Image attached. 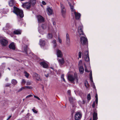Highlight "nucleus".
I'll use <instances>...</instances> for the list:
<instances>
[{
    "instance_id": "obj_1",
    "label": "nucleus",
    "mask_w": 120,
    "mask_h": 120,
    "mask_svg": "<svg viewBox=\"0 0 120 120\" xmlns=\"http://www.w3.org/2000/svg\"><path fill=\"white\" fill-rule=\"evenodd\" d=\"M13 12L17 15L18 18H22L24 16L23 11L16 7L14 6Z\"/></svg>"
},
{
    "instance_id": "obj_2",
    "label": "nucleus",
    "mask_w": 120,
    "mask_h": 120,
    "mask_svg": "<svg viewBox=\"0 0 120 120\" xmlns=\"http://www.w3.org/2000/svg\"><path fill=\"white\" fill-rule=\"evenodd\" d=\"M67 76L68 80L72 82L75 81L77 82H78V79L76 74H75L74 75L71 74H67Z\"/></svg>"
},
{
    "instance_id": "obj_3",
    "label": "nucleus",
    "mask_w": 120,
    "mask_h": 120,
    "mask_svg": "<svg viewBox=\"0 0 120 120\" xmlns=\"http://www.w3.org/2000/svg\"><path fill=\"white\" fill-rule=\"evenodd\" d=\"M68 4L70 7L71 11V13L72 14H74L75 16L76 19H79L80 18L81 14L80 13L76 12L75 11V10L74 9V6H71L70 3L68 2Z\"/></svg>"
},
{
    "instance_id": "obj_4",
    "label": "nucleus",
    "mask_w": 120,
    "mask_h": 120,
    "mask_svg": "<svg viewBox=\"0 0 120 120\" xmlns=\"http://www.w3.org/2000/svg\"><path fill=\"white\" fill-rule=\"evenodd\" d=\"M39 44L41 47H43L44 49L48 48L49 45L48 42H46L44 39H41L40 40Z\"/></svg>"
},
{
    "instance_id": "obj_5",
    "label": "nucleus",
    "mask_w": 120,
    "mask_h": 120,
    "mask_svg": "<svg viewBox=\"0 0 120 120\" xmlns=\"http://www.w3.org/2000/svg\"><path fill=\"white\" fill-rule=\"evenodd\" d=\"M60 6L61 8V12L62 16L64 18H65L66 16V10L63 5L60 4Z\"/></svg>"
},
{
    "instance_id": "obj_6",
    "label": "nucleus",
    "mask_w": 120,
    "mask_h": 120,
    "mask_svg": "<svg viewBox=\"0 0 120 120\" xmlns=\"http://www.w3.org/2000/svg\"><path fill=\"white\" fill-rule=\"evenodd\" d=\"M10 27V26L9 24L8 23H7L6 24V26L3 28V30L5 32H6V31H5V30H7ZM6 32L7 34L9 35L11 37H13L14 35L12 32H10V31H7Z\"/></svg>"
},
{
    "instance_id": "obj_7",
    "label": "nucleus",
    "mask_w": 120,
    "mask_h": 120,
    "mask_svg": "<svg viewBox=\"0 0 120 120\" xmlns=\"http://www.w3.org/2000/svg\"><path fill=\"white\" fill-rule=\"evenodd\" d=\"M82 57L85 58V60L86 61L88 62L90 61V58L88 55V51L85 52L83 54Z\"/></svg>"
},
{
    "instance_id": "obj_8",
    "label": "nucleus",
    "mask_w": 120,
    "mask_h": 120,
    "mask_svg": "<svg viewBox=\"0 0 120 120\" xmlns=\"http://www.w3.org/2000/svg\"><path fill=\"white\" fill-rule=\"evenodd\" d=\"M83 26L82 25H81L79 26L78 28V33H79L80 36L82 35H84L82 31Z\"/></svg>"
},
{
    "instance_id": "obj_9",
    "label": "nucleus",
    "mask_w": 120,
    "mask_h": 120,
    "mask_svg": "<svg viewBox=\"0 0 120 120\" xmlns=\"http://www.w3.org/2000/svg\"><path fill=\"white\" fill-rule=\"evenodd\" d=\"M0 42L2 45L3 46H5L8 45V42L6 39H2L0 40Z\"/></svg>"
},
{
    "instance_id": "obj_10",
    "label": "nucleus",
    "mask_w": 120,
    "mask_h": 120,
    "mask_svg": "<svg viewBox=\"0 0 120 120\" xmlns=\"http://www.w3.org/2000/svg\"><path fill=\"white\" fill-rule=\"evenodd\" d=\"M82 115L80 112H77L75 115V120H79L82 117Z\"/></svg>"
},
{
    "instance_id": "obj_11",
    "label": "nucleus",
    "mask_w": 120,
    "mask_h": 120,
    "mask_svg": "<svg viewBox=\"0 0 120 120\" xmlns=\"http://www.w3.org/2000/svg\"><path fill=\"white\" fill-rule=\"evenodd\" d=\"M31 4L30 3L26 2L22 4V6L24 8H26L27 9H29L30 8Z\"/></svg>"
},
{
    "instance_id": "obj_12",
    "label": "nucleus",
    "mask_w": 120,
    "mask_h": 120,
    "mask_svg": "<svg viewBox=\"0 0 120 120\" xmlns=\"http://www.w3.org/2000/svg\"><path fill=\"white\" fill-rule=\"evenodd\" d=\"M33 77L34 79L38 81L41 80V79L40 78V76L36 73H34L33 75Z\"/></svg>"
},
{
    "instance_id": "obj_13",
    "label": "nucleus",
    "mask_w": 120,
    "mask_h": 120,
    "mask_svg": "<svg viewBox=\"0 0 120 120\" xmlns=\"http://www.w3.org/2000/svg\"><path fill=\"white\" fill-rule=\"evenodd\" d=\"M45 26V25H42L41 27L42 28V29H40V27H39L38 28V31L39 33L40 34H43L45 33L44 32L43 30V29H45L44 27Z\"/></svg>"
},
{
    "instance_id": "obj_14",
    "label": "nucleus",
    "mask_w": 120,
    "mask_h": 120,
    "mask_svg": "<svg viewBox=\"0 0 120 120\" xmlns=\"http://www.w3.org/2000/svg\"><path fill=\"white\" fill-rule=\"evenodd\" d=\"M37 18L39 23L43 22L44 21V18L40 15H38L37 17Z\"/></svg>"
},
{
    "instance_id": "obj_15",
    "label": "nucleus",
    "mask_w": 120,
    "mask_h": 120,
    "mask_svg": "<svg viewBox=\"0 0 120 120\" xmlns=\"http://www.w3.org/2000/svg\"><path fill=\"white\" fill-rule=\"evenodd\" d=\"M87 39L84 37H82L81 38L80 41L82 44H86L87 41Z\"/></svg>"
},
{
    "instance_id": "obj_16",
    "label": "nucleus",
    "mask_w": 120,
    "mask_h": 120,
    "mask_svg": "<svg viewBox=\"0 0 120 120\" xmlns=\"http://www.w3.org/2000/svg\"><path fill=\"white\" fill-rule=\"evenodd\" d=\"M27 46L23 44L22 45V50L23 52H24L25 54H27Z\"/></svg>"
},
{
    "instance_id": "obj_17",
    "label": "nucleus",
    "mask_w": 120,
    "mask_h": 120,
    "mask_svg": "<svg viewBox=\"0 0 120 120\" xmlns=\"http://www.w3.org/2000/svg\"><path fill=\"white\" fill-rule=\"evenodd\" d=\"M66 40L67 45H69L70 42V40L69 35L68 33L66 35Z\"/></svg>"
},
{
    "instance_id": "obj_18",
    "label": "nucleus",
    "mask_w": 120,
    "mask_h": 120,
    "mask_svg": "<svg viewBox=\"0 0 120 120\" xmlns=\"http://www.w3.org/2000/svg\"><path fill=\"white\" fill-rule=\"evenodd\" d=\"M90 81L93 83L92 85L93 88L95 89L96 88V87L94 85V83L93 82L92 77V72H91V71L90 72Z\"/></svg>"
},
{
    "instance_id": "obj_19",
    "label": "nucleus",
    "mask_w": 120,
    "mask_h": 120,
    "mask_svg": "<svg viewBox=\"0 0 120 120\" xmlns=\"http://www.w3.org/2000/svg\"><path fill=\"white\" fill-rule=\"evenodd\" d=\"M9 47L13 50H14L15 49V46L14 42H12L9 45Z\"/></svg>"
},
{
    "instance_id": "obj_20",
    "label": "nucleus",
    "mask_w": 120,
    "mask_h": 120,
    "mask_svg": "<svg viewBox=\"0 0 120 120\" xmlns=\"http://www.w3.org/2000/svg\"><path fill=\"white\" fill-rule=\"evenodd\" d=\"M56 54L57 56L59 57H61L62 56V54L61 51L59 49L56 50Z\"/></svg>"
},
{
    "instance_id": "obj_21",
    "label": "nucleus",
    "mask_w": 120,
    "mask_h": 120,
    "mask_svg": "<svg viewBox=\"0 0 120 120\" xmlns=\"http://www.w3.org/2000/svg\"><path fill=\"white\" fill-rule=\"evenodd\" d=\"M98 119L97 111L96 109L94 112L93 114V120H96Z\"/></svg>"
},
{
    "instance_id": "obj_22",
    "label": "nucleus",
    "mask_w": 120,
    "mask_h": 120,
    "mask_svg": "<svg viewBox=\"0 0 120 120\" xmlns=\"http://www.w3.org/2000/svg\"><path fill=\"white\" fill-rule=\"evenodd\" d=\"M47 12L48 15H50L52 14L53 10L50 8L48 7L47 8Z\"/></svg>"
},
{
    "instance_id": "obj_23",
    "label": "nucleus",
    "mask_w": 120,
    "mask_h": 120,
    "mask_svg": "<svg viewBox=\"0 0 120 120\" xmlns=\"http://www.w3.org/2000/svg\"><path fill=\"white\" fill-rule=\"evenodd\" d=\"M15 0H10L9 2V4L10 7L13 6L15 5Z\"/></svg>"
},
{
    "instance_id": "obj_24",
    "label": "nucleus",
    "mask_w": 120,
    "mask_h": 120,
    "mask_svg": "<svg viewBox=\"0 0 120 120\" xmlns=\"http://www.w3.org/2000/svg\"><path fill=\"white\" fill-rule=\"evenodd\" d=\"M40 65L42 66L44 68H47L48 67V64L45 62H42L40 63Z\"/></svg>"
},
{
    "instance_id": "obj_25",
    "label": "nucleus",
    "mask_w": 120,
    "mask_h": 120,
    "mask_svg": "<svg viewBox=\"0 0 120 120\" xmlns=\"http://www.w3.org/2000/svg\"><path fill=\"white\" fill-rule=\"evenodd\" d=\"M21 33V31L20 30H15L13 32L14 34H20Z\"/></svg>"
},
{
    "instance_id": "obj_26",
    "label": "nucleus",
    "mask_w": 120,
    "mask_h": 120,
    "mask_svg": "<svg viewBox=\"0 0 120 120\" xmlns=\"http://www.w3.org/2000/svg\"><path fill=\"white\" fill-rule=\"evenodd\" d=\"M57 60L59 64H63L64 62V59L63 58H61L60 59L58 58Z\"/></svg>"
},
{
    "instance_id": "obj_27",
    "label": "nucleus",
    "mask_w": 120,
    "mask_h": 120,
    "mask_svg": "<svg viewBox=\"0 0 120 120\" xmlns=\"http://www.w3.org/2000/svg\"><path fill=\"white\" fill-rule=\"evenodd\" d=\"M79 70L80 73L81 74H82L84 72V69L83 66H80L79 67Z\"/></svg>"
},
{
    "instance_id": "obj_28",
    "label": "nucleus",
    "mask_w": 120,
    "mask_h": 120,
    "mask_svg": "<svg viewBox=\"0 0 120 120\" xmlns=\"http://www.w3.org/2000/svg\"><path fill=\"white\" fill-rule=\"evenodd\" d=\"M69 100L71 103H72L75 101V99L74 98L70 97L69 98Z\"/></svg>"
},
{
    "instance_id": "obj_29",
    "label": "nucleus",
    "mask_w": 120,
    "mask_h": 120,
    "mask_svg": "<svg viewBox=\"0 0 120 120\" xmlns=\"http://www.w3.org/2000/svg\"><path fill=\"white\" fill-rule=\"evenodd\" d=\"M36 2V0H30V2L31 5H34L35 4Z\"/></svg>"
},
{
    "instance_id": "obj_30",
    "label": "nucleus",
    "mask_w": 120,
    "mask_h": 120,
    "mask_svg": "<svg viewBox=\"0 0 120 120\" xmlns=\"http://www.w3.org/2000/svg\"><path fill=\"white\" fill-rule=\"evenodd\" d=\"M17 83V82L16 80L15 79H13L11 80V83L13 85H16Z\"/></svg>"
},
{
    "instance_id": "obj_31",
    "label": "nucleus",
    "mask_w": 120,
    "mask_h": 120,
    "mask_svg": "<svg viewBox=\"0 0 120 120\" xmlns=\"http://www.w3.org/2000/svg\"><path fill=\"white\" fill-rule=\"evenodd\" d=\"M52 43L53 44L54 48H56L57 46V43L55 40H53L52 41Z\"/></svg>"
},
{
    "instance_id": "obj_32",
    "label": "nucleus",
    "mask_w": 120,
    "mask_h": 120,
    "mask_svg": "<svg viewBox=\"0 0 120 120\" xmlns=\"http://www.w3.org/2000/svg\"><path fill=\"white\" fill-rule=\"evenodd\" d=\"M95 101L96 102V105L97 106L98 105V95L97 94H96L95 96Z\"/></svg>"
},
{
    "instance_id": "obj_33",
    "label": "nucleus",
    "mask_w": 120,
    "mask_h": 120,
    "mask_svg": "<svg viewBox=\"0 0 120 120\" xmlns=\"http://www.w3.org/2000/svg\"><path fill=\"white\" fill-rule=\"evenodd\" d=\"M84 65L85 67V72H89L90 71V72L91 71H91L90 70L89 71L87 70L86 65L85 64H84Z\"/></svg>"
},
{
    "instance_id": "obj_34",
    "label": "nucleus",
    "mask_w": 120,
    "mask_h": 120,
    "mask_svg": "<svg viewBox=\"0 0 120 120\" xmlns=\"http://www.w3.org/2000/svg\"><path fill=\"white\" fill-rule=\"evenodd\" d=\"M24 73L25 74V75L26 77L27 78H28L29 75V74L26 71H24Z\"/></svg>"
},
{
    "instance_id": "obj_35",
    "label": "nucleus",
    "mask_w": 120,
    "mask_h": 120,
    "mask_svg": "<svg viewBox=\"0 0 120 120\" xmlns=\"http://www.w3.org/2000/svg\"><path fill=\"white\" fill-rule=\"evenodd\" d=\"M78 66L79 67L80 66H83L82 62V60H80L79 62Z\"/></svg>"
},
{
    "instance_id": "obj_36",
    "label": "nucleus",
    "mask_w": 120,
    "mask_h": 120,
    "mask_svg": "<svg viewBox=\"0 0 120 120\" xmlns=\"http://www.w3.org/2000/svg\"><path fill=\"white\" fill-rule=\"evenodd\" d=\"M64 74H62V75H61V80L62 81H64L65 82V79L64 78Z\"/></svg>"
},
{
    "instance_id": "obj_37",
    "label": "nucleus",
    "mask_w": 120,
    "mask_h": 120,
    "mask_svg": "<svg viewBox=\"0 0 120 120\" xmlns=\"http://www.w3.org/2000/svg\"><path fill=\"white\" fill-rule=\"evenodd\" d=\"M47 37L49 39L51 38L52 37V34H51L49 33L47 36Z\"/></svg>"
},
{
    "instance_id": "obj_38",
    "label": "nucleus",
    "mask_w": 120,
    "mask_h": 120,
    "mask_svg": "<svg viewBox=\"0 0 120 120\" xmlns=\"http://www.w3.org/2000/svg\"><path fill=\"white\" fill-rule=\"evenodd\" d=\"M33 112L35 113H37L38 112V111L35 109V108L34 107L32 109Z\"/></svg>"
},
{
    "instance_id": "obj_39",
    "label": "nucleus",
    "mask_w": 120,
    "mask_h": 120,
    "mask_svg": "<svg viewBox=\"0 0 120 120\" xmlns=\"http://www.w3.org/2000/svg\"><path fill=\"white\" fill-rule=\"evenodd\" d=\"M85 85L86 88H88L89 86V85L88 82L87 81H86L85 82Z\"/></svg>"
},
{
    "instance_id": "obj_40",
    "label": "nucleus",
    "mask_w": 120,
    "mask_h": 120,
    "mask_svg": "<svg viewBox=\"0 0 120 120\" xmlns=\"http://www.w3.org/2000/svg\"><path fill=\"white\" fill-rule=\"evenodd\" d=\"M82 52H79L78 53L79 58L78 59H79V58H81V57Z\"/></svg>"
},
{
    "instance_id": "obj_41",
    "label": "nucleus",
    "mask_w": 120,
    "mask_h": 120,
    "mask_svg": "<svg viewBox=\"0 0 120 120\" xmlns=\"http://www.w3.org/2000/svg\"><path fill=\"white\" fill-rule=\"evenodd\" d=\"M87 98L88 100H89V101L90 99L91 98L90 94H88L87 95Z\"/></svg>"
},
{
    "instance_id": "obj_42",
    "label": "nucleus",
    "mask_w": 120,
    "mask_h": 120,
    "mask_svg": "<svg viewBox=\"0 0 120 120\" xmlns=\"http://www.w3.org/2000/svg\"><path fill=\"white\" fill-rule=\"evenodd\" d=\"M1 66V68L2 69V70L3 71L4 70V69L5 67V64H2Z\"/></svg>"
},
{
    "instance_id": "obj_43",
    "label": "nucleus",
    "mask_w": 120,
    "mask_h": 120,
    "mask_svg": "<svg viewBox=\"0 0 120 120\" xmlns=\"http://www.w3.org/2000/svg\"><path fill=\"white\" fill-rule=\"evenodd\" d=\"M96 105H96V102L95 101L93 103L92 105V106L94 108L95 107V106Z\"/></svg>"
},
{
    "instance_id": "obj_44",
    "label": "nucleus",
    "mask_w": 120,
    "mask_h": 120,
    "mask_svg": "<svg viewBox=\"0 0 120 120\" xmlns=\"http://www.w3.org/2000/svg\"><path fill=\"white\" fill-rule=\"evenodd\" d=\"M48 30L49 31H52L53 30V29L52 27H50H50H49V28L48 27Z\"/></svg>"
},
{
    "instance_id": "obj_45",
    "label": "nucleus",
    "mask_w": 120,
    "mask_h": 120,
    "mask_svg": "<svg viewBox=\"0 0 120 120\" xmlns=\"http://www.w3.org/2000/svg\"><path fill=\"white\" fill-rule=\"evenodd\" d=\"M26 83V81L24 79H22V84L24 85Z\"/></svg>"
},
{
    "instance_id": "obj_46",
    "label": "nucleus",
    "mask_w": 120,
    "mask_h": 120,
    "mask_svg": "<svg viewBox=\"0 0 120 120\" xmlns=\"http://www.w3.org/2000/svg\"><path fill=\"white\" fill-rule=\"evenodd\" d=\"M25 89V87H22L21 89H19L18 91V92H19L20 91H22V90L24 89Z\"/></svg>"
},
{
    "instance_id": "obj_47",
    "label": "nucleus",
    "mask_w": 120,
    "mask_h": 120,
    "mask_svg": "<svg viewBox=\"0 0 120 120\" xmlns=\"http://www.w3.org/2000/svg\"><path fill=\"white\" fill-rule=\"evenodd\" d=\"M58 42L61 43L62 44V40L59 37L58 38Z\"/></svg>"
},
{
    "instance_id": "obj_48",
    "label": "nucleus",
    "mask_w": 120,
    "mask_h": 120,
    "mask_svg": "<svg viewBox=\"0 0 120 120\" xmlns=\"http://www.w3.org/2000/svg\"><path fill=\"white\" fill-rule=\"evenodd\" d=\"M31 84V82L29 81H27L26 82V84L27 85H30Z\"/></svg>"
},
{
    "instance_id": "obj_49",
    "label": "nucleus",
    "mask_w": 120,
    "mask_h": 120,
    "mask_svg": "<svg viewBox=\"0 0 120 120\" xmlns=\"http://www.w3.org/2000/svg\"><path fill=\"white\" fill-rule=\"evenodd\" d=\"M33 96V95H32L30 94L29 95L27 96H26V98H28L32 97Z\"/></svg>"
},
{
    "instance_id": "obj_50",
    "label": "nucleus",
    "mask_w": 120,
    "mask_h": 120,
    "mask_svg": "<svg viewBox=\"0 0 120 120\" xmlns=\"http://www.w3.org/2000/svg\"><path fill=\"white\" fill-rule=\"evenodd\" d=\"M25 88L26 87V88L29 89H31L32 87H31L28 86H26L25 87Z\"/></svg>"
},
{
    "instance_id": "obj_51",
    "label": "nucleus",
    "mask_w": 120,
    "mask_h": 120,
    "mask_svg": "<svg viewBox=\"0 0 120 120\" xmlns=\"http://www.w3.org/2000/svg\"><path fill=\"white\" fill-rule=\"evenodd\" d=\"M45 76L47 78L49 76V74L48 73L47 74H45Z\"/></svg>"
},
{
    "instance_id": "obj_52",
    "label": "nucleus",
    "mask_w": 120,
    "mask_h": 120,
    "mask_svg": "<svg viewBox=\"0 0 120 120\" xmlns=\"http://www.w3.org/2000/svg\"><path fill=\"white\" fill-rule=\"evenodd\" d=\"M21 22L22 23H20V25H22V24H23V25L24 26H25V23L24 22H22L21 21Z\"/></svg>"
},
{
    "instance_id": "obj_53",
    "label": "nucleus",
    "mask_w": 120,
    "mask_h": 120,
    "mask_svg": "<svg viewBox=\"0 0 120 120\" xmlns=\"http://www.w3.org/2000/svg\"><path fill=\"white\" fill-rule=\"evenodd\" d=\"M34 97L35 98H36L38 99V100H40V98L34 95Z\"/></svg>"
},
{
    "instance_id": "obj_54",
    "label": "nucleus",
    "mask_w": 120,
    "mask_h": 120,
    "mask_svg": "<svg viewBox=\"0 0 120 120\" xmlns=\"http://www.w3.org/2000/svg\"><path fill=\"white\" fill-rule=\"evenodd\" d=\"M42 4L43 5H45L46 4V3L44 1H42Z\"/></svg>"
},
{
    "instance_id": "obj_55",
    "label": "nucleus",
    "mask_w": 120,
    "mask_h": 120,
    "mask_svg": "<svg viewBox=\"0 0 120 120\" xmlns=\"http://www.w3.org/2000/svg\"><path fill=\"white\" fill-rule=\"evenodd\" d=\"M15 107H12V108L11 109V110L13 111H14V110L15 109Z\"/></svg>"
},
{
    "instance_id": "obj_56",
    "label": "nucleus",
    "mask_w": 120,
    "mask_h": 120,
    "mask_svg": "<svg viewBox=\"0 0 120 120\" xmlns=\"http://www.w3.org/2000/svg\"><path fill=\"white\" fill-rule=\"evenodd\" d=\"M11 117V116H9L8 117V118L7 119V120H8Z\"/></svg>"
},
{
    "instance_id": "obj_57",
    "label": "nucleus",
    "mask_w": 120,
    "mask_h": 120,
    "mask_svg": "<svg viewBox=\"0 0 120 120\" xmlns=\"http://www.w3.org/2000/svg\"><path fill=\"white\" fill-rule=\"evenodd\" d=\"M10 84L8 83V84H6V86H10Z\"/></svg>"
},
{
    "instance_id": "obj_58",
    "label": "nucleus",
    "mask_w": 120,
    "mask_h": 120,
    "mask_svg": "<svg viewBox=\"0 0 120 120\" xmlns=\"http://www.w3.org/2000/svg\"><path fill=\"white\" fill-rule=\"evenodd\" d=\"M71 93V91L70 90H68V93L69 94H70Z\"/></svg>"
},
{
    "instance_id": "obj_59",
    "label": "nucleus",
    "mask_w": 120,
    "mask_h": 120,
    "mask_svg": "<svg viewBox=\"0 0 120 120\" xmlns=\"http://www.w3.org/2000/svg\"><path fill=\"white\" fill-rule=\"evenodd\" d=\"M53 24L54 25H55L56 24V23L55 22H53Z\"/></svg>"
},
{
    "instance_id": "obj_60",
    "label": "nucleus",
    "mask_w": 120,
    "mask_h": 120,
    "mask_svg": "<svg viewBox=\"0 0 120 120\" xmlns=\"http://www.w3.org/2000/svg\"><path fill=\"white\" fill-rule=\"evenodd\" d=\"M82 102H83V104H84L85 103V101L84 100H83V101H82Z\"/></svg>"
},
{
    "instance_id": "obj_61",
    "label": "nucleus",
    "mask_w": 120,
    "mask_h": 120,
    "mask_svg": "<svg viewBox=\"0 0 120 120\" xmlns=\"http://www.w3.org/2000/svg\"><path fill=\"white\" fill-rule=\"evenodd\" d=\"M8 79L7 78H6L5 80L6 81H7L8 80Z\"/></svg>"
},
{
    "instance_id": "obj_62",
    "label": "nucleus",
    "mask_w": 120,
    "mask_h": 120,
    "mask_svg": "<svg viewBox=\"0 0 120 120\" xmlns=\"http://www.w3.org/2000/svg\"><path fill=\"white\" fill-rule=\"evenodd\" d=\"M8 68V70H9L10 71V68Z\"/></svg>"
},
{
    "instance_id": "obj_63",
    "label": "nucleus",
    "mask_w": 120,
    "mask_h": 120,
    "mask_svg": "<svg viewBox=\"0 0 120 120\" xmlns=\"http://www.w3.org/2000/svg\"><path fill=\"white\" fill-rule=\"evenodd\" d=\"M74 111H75L74 110H73V111H72V112L73 113L74 112Z\"/></svg>"
},
{
    "instance_id": "obj_64",
    "label": "nucleus",
    "mask_w": 120,
    "mask_h": 120,
    "mask_svg": "<svg viewBox=\"0 0 120 120\" xmlns=\"http://www.w3.org/2000/svg\"><path fill=\"white\" fill-rule=\"evenodd\" d=\"M23 101H24V99H23Z\"/></svg>"
}]
</instances>
